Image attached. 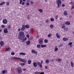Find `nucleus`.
<instances>
[{"label": "nucleus", "mask_w": 74, "mask_h": 74, "mask_svg": "<svg viewBox=\"0 0 74 74\" xmlns=\"http://www.w3.org/2000/svg\"><path fill=\"white\" fill-rule=\"evenodd\" d=\"M18 39L20 40H22L23 42L27 40V38L25 37V33L23 32H21L19 33L18 35Z\"/></svg>", "instance_id": "nucleus-1"}, {"label": "nucleus", "mask_w": 74, "mask_h": 74, "mask_svg": "<svg viewBox=\"0 0 74 74\" xmlns=\"http://www.w3.org/2000/svg\"><path fill=\"white\" fill-rule=\"evenodd\" d=\"M11 59H17V60H20L21 62H24V63H26L27 62V60H26L25 59H22V58H17V57H12L11 58Z\"/></svg>", "instance_id": "nucleus-2"}, {"label": "nucleus", "mask_w": 74, "mask_h": 74, "mask_svg": "<svg viewBox=\"0 0 74 74\" xmlns=\"http://www.w3.org/2000/svg\"><path fill=\"white\" fill-rule=\"evenodd\" d=\"M56 3L57 4L58 6L57 8H60V5H61L62 4V1L60 0H57L56 1Z\"/></svg>", "instance_id": "nucleus-3"}, {"label": "nucleus", "mask_w": 74, "mask_h": 74, "mask_svg": "<svg viewBox=\"0 0 74 74\" xmlns=\"http://www.w3.org/2000/svg\"><path fill=\"white\" fill-rule=\"evenodd\" d=\"M16 71L19 74H21L22 73V68L21 67H18L16 69Z\"/></svg>", "instance_id": "nucleus-4"}, {"label": "nucleus", "mask_w": 74, "mask_h": 74, "mask_svg": "<svg viewBox=\"0 0 74 74\" xmlns=\"http://www.w3.org/2000/svg\"><path fill=\"white\" fill-rule=\"evenodd\" d=\"M44 41V39L42 38H40L39 40V41L38 42V43L40 44H43V41Z\"/></svg>", "instance_id": "nucleus-5"}, {"label": "nucleus", "mask_w": 74, "mask_h": 74, "mask_svg": "<svg viewBox=\"0 0 74 74\" xmlns=\"http://www.w3.org/2000/svg\"><path fill=\"white\" fill-rule=\"evenodd\" d=\"M2 22L4 24H7L8 21L7 19H5L3 20Z\"/></svg>", "instance_id": "nucleus-6"}, {"label": "nucleus", "mask_w": 74, "mask_h": 74, "mask_svg": "<svg viewBox=\"0 0 74 74\" xmlns=\"http://www.w3.org/2000/svg\"><path fill=\"white\" fill-rule=\"evenodd\" d=\"M21 31H24L25 30V25H23L21 29Z\"/></svg>", "instance_id": "nucleus-7"}, {"label": "nucleus", "mask_w": 74, "mask_h": 74, "mask_svg": "<svg viewBox=\"0 0 74 74\" xmlns=\"http://www.w3.org/2000/svg\"><path fill=\"white\" fill-rule=\"evenodd\" d=\"M3 32L4 33H8V29H7V28H5L4 29Z\"/></svg>", "instance_id": "nucleus-8"}, {"label": "nucleus", "mask_w": 74, "mask_h": 74, "mask_svg": "<svg viewBox=\"0 0 74 74\" xmlns=\"http://www.w3.org/2000/svg\"><path fill=\"white\" fill-rule=\"evenodd\" d=\"M33 65L34 67H37V63L36 62L33 63Z\"/></svg>", "instance_id": "nucleus-9"}, {"label": "nucleus", "mask_w": 74, "mask_h": 74, "mask_svg": "<svg viewBox=\"0 0 74 74\" xmlns=\"http://www.w3.org/2000/svg\"><path fill=\"white\" fill-rule=\"evenodd\" d=\"M65 25H70V22L69 21H66L65 22Z\"/></svg>", "instance_id": "nucleus-10"}, {"label": "nucleus", "mask_w": 74, "mask_h": 74, "mask_svg": "<svg viewBox=\"0 0 74 74\" xmlns=\"http://www.w3.org/2000/svg\"><path fill=\"white\" fill-rule=\"evenodd\" d=\"M64 15H65V16H67L68 14H67V11H65L63 13Z\"/></svg>", "instance_id": "nucleus-11"}, {"label": "nucleus", "mask_w": 74, "mask_h": 74, "mask_svg": "<svg viewBox=\"0 0 74 74\" xmlns=\"http://www.w3.org/2000/svg\"><path fill=\"white\" fill-rule=\"evenodd\" d=\"M5 73H7V70H3L2 71V73H1V74H5Z\"/></svg>", "instance_id": "nucleus-12"}, {"label": "nucleus", "mask_w": 74, "mask_h": 74, "mask_svg": "<svg viewBox=\"0 0 74 74\" xmlns=\"http://www.w3.org/2000/svg\"><path fill=\"white\" fill-rule=\"evenodd\" d=\"M62 40L64 41H67V40H69V38H63Z\"/></svg>", "instance_id": "nucleus-13"}, {"label": "nucleus", "mask_w": 74, "mask_h": 74, "mask_svg": "<svg viewBox=\"0 0 74 74\" xmlns=\"http://www.w3.org/2000/svg\"><path fill=\"white\" fill-rule=\"evenodd\" d=\"M32 53H35V54H36V55L37 54V52H36L34 50H32Z\"/></svg>", "instance_id": "nucleus-14"}, {"label": "nucleus", "mask_w": 74, "mask_h": 74, "mask_svg": "<svg viewBox=\"0 0 74 74\" xmlns=\"http://www.w3.org/2000/svg\"><path fill=\"white\" fill-rule=\"evenodd\" d=\"M37 64L39 66L40 68H42V65L40 63V62H37Z\"/></svg>", "instance_id": "nucleus-15"}, {"label": "nucleus", "mask_w": 74, "mask_h": 74, "mask_svg": "<svg viewBox=\"0 0 74 74\" xmlns=\"http://www.w3.org/2000/svg\"><path fill=\"white\" fill-rule=\"evenodd\" d=\"M11 49L10 48L8 47L5 50V52L7 51H11Z\"/></svg>", "instance_id": "nucleus-16"}, {"label": "nucleus", "mask_w": 74, "mask_h": 74, "mask_svg": "<svg viewBox=\"0 0 74 74\" xmlns=\"http://www.w3.org/2000/svg\"><path fill=\"white\" fill-rule=\"evenodd\" d=\"M26 43L27 45H29L30 44V40H28Z\"/></svg>", "instance_id": "nucleus-17"}, {"label": "nucleus", "mask_w": 74, "mask_h": 74, "mask_svg": "<svg viewBox=\"0 0 74 74\" xmlns=\"http://www.w3.org/2000/svg\"><path fill=\"white\" fill-rule=\"evenodd\" d=\"M30 33L32 34L34 33V29L33 28H31L30 29Z\"/></svg>", "instance_id": "nucleus-18"}, {"label": "nucleus", "mask_w": 74, "mask_h": 74, "mask_svg": "<svg viewBox=\"0 0 74 74\" xmlns=\"http://www.w3.org/2000/svg\"><path fill=\"white\" fill-rule=\"evenodd\" d=\"M54 50L55 52H56L57 51H58V47H57V46H56L55 47Z\"/></svg>", "instance_id": "nucleus-19"}, {"label": "nucleus", "mask_w": 74, "mask_h": 74, "mask_svg": "<svg viewBox=\"0 0 74 74\" xmlns=\"http://www.w3.org/2000/svg\"><path fill=\"white\" fill-rule=\"evenodd\" d=\"M0 45L1 46H3V45H4V42L3 41H1L0 42Z\"/></svg>", "instance_id": "nucleus-20"}, {"label": "nucleus", "mask_w": 74, "mask_h": 74, "mask_svg": "<svg viewBox=\"0 0 74 74\" xmlns=\"http://www.w3.org/2000/svg\"><path fill=\"white\" fill-rule=\"evenodd\" d=\"M38 10L39 11V12H40V13H42L43 12V11L42 10V9H38Z\"/></svg>", "instance_id": "nucleus-21"}, {"label": "nucleus", "mask_w": 74, "mask_h": 74, "mask_svg": "<svg viewBox=\"0 0 74 74\" xmlns=\"http://www.w3.org/2000/svg\"><path fill=\"white\" fill-rule=\"evenodd\" d=\"M25 27L26 28V29H29L30 27V26L28 25H25Z\"/></svg>", "instance_id": "nucleus-22"}, {"label": "nucleus", "mask_w": 74, "mask_h": 74, "mask_svg": "<svg viewBox=\"0 0 74 74\" xmlns=\"http://www.w3.org/2000/svg\"><path fill=\"white\" fill-rule=\"evenodd\" d=\"M45 62L46 63H49V59H47L45 60Z\"/></svg>", "instance_id": "nucleus-23"}, {"label": "nucleus", "mask_w": 74, "mask_h": 74, "mask_svg": "<svg viewBox=\"0 0 74 74\" xmlns=\"http://www.w3.org/2000/svg\"><path fill=\"white\" fill-rule=\"evenodd\" d=\"M28 64H31L32 63V61L30 60H28Z\"/></svg>", "instance_id": "nucleus-24"}, {"label": "nucleus", "mask_w": 74, "mask_h": 74, "mask_svg": "<svg viewBox=\"0 0 74 74\" xmlns=\"http://www.w3.org/2000/svg\"><path fill=\"white\" fill-rule=\"evenodd\" d=\"M72 44H73V43L72 42H70L69 43V45H70V47L71 48L73 47V45H72Z\"/></svg>", "instance_id": "nucleus-25"}, {"label": "nucleus", "mask_w": 74, "mask_h": 74, "mask_svg": "<svg viewBox=\"0 0 74 74\" xmlns=\"http://www.w3.org/2000/svg\"><path fill=\"white\" fill-rule=\"evenodd\" d=\"M62 27L61 28L62 29H64V28H65V25H64V24H62Z\"/></svg>", "instance_id": "nucleus-26"}, {"label": "nucleus", "mask_w": 74, "mask_h": 74, "mask_svg": "<svg viewBox=\"0 0 74 74\" xmlns=\"http://www.w3.org/2000/svg\"><path fill=\"white\" fill-rule=\"evenodd\" d=\"M56 36L58 38H60V37L59 35V34H58V33H56Z\"/></svg>", "instance_id": "nucleus-27"}, {"label": "nucleus", "mask_w": 74, "mask_h": 74, "mask_svg": "<svg viewBox=\"0 0 74 74\" xmlns=\"http://www.w3.org/2000/svg\"><path fill=\"white\" fill-rule=\"evenodd\" d=\"M56 60H57V61H58V62H62V60L59 58L57 59Z\"/></svg>", "instance_id": "nucleus-28"}, {"label": "nucleus", "mask_w": 74, "mask_h": 74, "mask_svg": "<svg viewBox=\"0 0 74 74\" xmlns=\"http://www.w3.org/2000/svg\"><path fill=\"white\" fill-rule=\"evenodd\" d=\"M71 67H74V63H73L72 62H71Z\"/></svg>", "instance_id": "nucleus-29"}, {"label": "nucleus", "mask_w": 74, "mask_h": 74, "mask_svg": "<svg viewBox=\"0 0 74 74\" xmlns=\"http://www.w3.org/2000/svg\"><path fill=\"white\" fill-rule=\"evenodd\" d=\"M41 48H44L47 47V46H46V45H41Z\"/></svg>", "instance_id": "nucleus-30"}, {"label": "nucleus", "mask_w": 74, "mask_h": 74, "mask_svg": "<svg viewBox=\"0 0 74 74\" xmlns=\"http://www.w3.org/2000/svg\"><path fill=\"white\" fill-rule=\"evenodd\" d=\"M5 3V2H1V3H0V5H4V4Z\"/></svg>", "instance_id": "nucleus-31"}, {"label": "nucleus", "mask_w": 74, "mask_h": 74, "mask_svg": "<svg viewBox=\"0 0 74 74\" xmlns=\"http://www.w3.org/2000/svg\"><path fill=\"white\" fill-rule=\"evenodd\" d=\"M37 47L38 48H41V45L39 44H38L37 45Z\"/></svg>", "instance_id": "nucleus-32"}, {"label": "nucleus", "mask_w": 74, "mask_h": 74, "mask_svg": "<svg viewBox=\"0 0 74 74\" xmlns=\"http://www.w3.org/2000/svg\"><path fill=\"white\" fill-rule=\"evenodd\" d=\"M20 55H26V54L24 53H20Z\"/></svg>", "instance_id": "nucleus-33"}, {"label": "nucleus", "mask_w": 74, "mask_h": 74, "mask_svg": "<svg viewBox=\"0 0 74 74\" xmlns=\"http://www.w3.org/2000/svg\"><path fill=\"white\" fill-rule=\"evenodd\" d=\"M50 28H51L52 29H53V25L52 24L50 26Z\"/></svg>", "instance_id": "nucleus-34"}, {"label": "nucleus", "mask_w": 74, "mask_h": 74, "mask_svg": "<svg viewBox=\"0 0 74 74\" xmlns=\"http://www.w3.org/2000/svg\"><path fill=\"white\" fill-rule=\"evenodd\" d=\"M19 64H20V65H21V66H23L25 65V63H19Z\"/></svg>", "instance_id": "nucleus-35"}, {"label": "nucleus", "mask_w": 74, "mask_h": 74, "mask_svg": "<svg viewBox=\"0 0 74 74\" xmlns=\"http://www.w3.org/2000/svg\"><path fill=\"white\" fill-rule=\"evenodd\" d=\"M48 40L47 39H45L44 40V42L45 43H47L48 42Z\"/></svg>", "instance_id": "nucleus-36"}, {"label": "nucleus", "mask_w": 74, "mask_h": 74, "mask_svg": "<svg viewBox=\"0 0 74 74\" xmlns=\"http://www.w3.org/2000/svg\"><path fill=\"white\" fill-rule=\"evenodd\" d=\"M54 21V19L53 18H51L50 19V21L51 22H53Z\"/></svg>", "instance_id": "nucleus-37"}, {"label": "nucleus", "mask_w": 74, "mask_h": 74, "mask_svg": "<svg viewBox=\"0 0 74 74\" xmlns=\"http://www.w3.org/2000/svg\"><path fill=\"white\" fill-rule=\"evenodd\" d=\"M6 5L8 6L10 4V2H7L6 3Z\"/></svg>", "instance_id": "nucleus-38"}, {"label": "nucleus", "mask_w": 74, "mask_h": 74, "mask_svg": "<svg viewBox=\"0 0 74 74\" xmlns=\"http://www.w3.org/2000/svg\"><path fill=\"white\" fill-rule=\"evenodd\" d=\"M35 74H40V72H35Z\"/></svg>", "instance_id": "nucleus-39"}, {"label": "nucleus", "mask_w": 74, "mask_h": 74, "mask_svg": "<svg viewBox=\"0 0 74 74\" xmlns=\"http://www.w3.org/2000/svg\"><path fill=\"white\" fill-rule=\"evenodd\" d=\"M1 27L2 28H4V27H5V25H2Z\"/></svg>", "instance_id": "nucleus-40"}, {"label": "nucleus", "mask_w": 74, "mask_h": 74, "mask_svg": "<svg viewBox=\"0 0 74 74\" xmlns=\"http://www.w3.org/2000/svg\"><path fill=\"white\" fill-rule=\"evenodd\" d=\"M11 55H15V53H14V52H11Z\"/></svg>", "instance_id": "nucleus-41"}, {"label": "nucleus", "mask_w": 74, "mask_h": 74, "mask_svg": "<svg viewBox=\"0 0 74 74\" xmlns=\"http://www.w3.org/2000/svg\"><path fill=\"white\" fill-rule=\"evenodd\" d=\"M64 30H65V31H68V28H64Z\"/></svg>", "instance_id": "nucleus-42"}, {"label": "nucleus", "mask_w": 74, "mask_h": 74, "mask_svg": "<svg viewBox=\"0 0 74 74\" xmlns=\"http://www.w3.org/2000/svg\"><path fill=\"white\" fill-rule=\"evenodd\" d=\"M30 18V16H29V15H28L27 16V19H29Z\"/></svg>", "instance_id": "nucleus-43"}, {"label": "nucleus", "mask_w": 74, "mask_h": 74, "mask_svg": "<svg viewBox=\"0 0 74 74\" xmlns=\"http://www.w3.org/2000/svg\"><path fill=\"white\" fill-rule=\"evenodd\" d=\"M30 4H34V2L32 1H31L30 3Z\"/></svg>", "instance_id": "nucleus-44"}, {"label": "nucleus", "mask_w": 74, "mask_h": 74, "mask_svg": "<svg viewBox=\"0 0 74 74\" xmlns=\"http://www.w3.org/2000/svg\"><path fill=\"white\" fill-rule=\"evenodd\" d=\"M8 29H10L11 28V26L10 25H9L8 26Z\"/></svg>", "instance_id": "nucleus-45"}, {"label": "nucleus", "mask_w": 74, "mask_h": 74, "mask_svg": "<svg viewBox=\"0 0 74 74\" xmlns=\"http://www.w3.org/2000/svg\"><path fill=\"white\" fill-rule=\"evenodd\" d=\"M58 15L56 16V17H55V18L56 19H58Z\"/></svg>", "instance_id": "nucleus-46"}, {"label": "nucleus", "mask_w": 74, "mask_h": 74, "mask_svg": "<svg viewBox=\"0 0 74 74\" xmlns=\"http://www.w3.org/2000/svg\"><path fill=\"white\" fill-rule=\"evenodd\" d=\"M62 46H63V45L61 44H60L59 45V47H62Z\"/></svg>", "instance_id": "nucleus-47"}, {"label": "nucleus", "mask_w": 74, "mask_h": 74, "mask_svg": "<svg viewBox=\"0 0 74 74\" xmlns=\"http://www.w3.org/2000/svg\"><path fill=\"white\" fill-rule=\"evenodd\" d=\"M51 34H49V35H48V37H51Z\"/></svg>", "instance_id": "nucleus-48"}, {"label": "nucleus", "mask_w": 74, "mask_h": 74, "mask_svg": "<svg viewBox=\"0 0 74 74\" xmlns=\"http://www.w3.org/2000/svg\"><path fill=\"white\" fill-rule=\"evenodd\" d=\"M33 39V37H31L30 38V39H29V40H32Z\"/></svg>", "instance_id": "nucleus-49"}, {"label": "nucleus", "mask_w": 74, "mask_h": 74, "mask_svg": "<svg viewBox=\"0 0 74 74\" xmlns=\"http://www.w3.org/2000/svg\"><path fill=\"white\" fill-rule=\"evenodd\" d=\"M73 8H74V5H73L71 8V9H72V10H73Z\"/></svg>", "instance_id": "nucleus-50"}, {"label": "nucleus", "mask_w": 74, "mask_h": 74, "mask_svg": "<svg viewBox=\"0 0 74 74\" xmlns=\"http://www.w3.org/2000/svg\"><path fill=\"white\" fill-rule=\"evenodd\" d=\"M29 4H30L29 3V2H28V3H26L27 5H29Z\"/></svg>", "instance_id": "nucleus-51"}, {"label": "nucleus", "mask_w": 74, "mask_h": 74, "mask_svg": "<svg viewBox=\"0 0 74 74\" xmlns=\"http://www.w3.org/2000/svg\"><path fill=\"white\" fill-rule=\"evenodd\" d=\"M22 2V0H20V4H21Z\"/></svg>", "instance_id": "nucleus-52"}, {"label": "nucleus", "mask_w": 74, "mask_h": 74, "mask_svg": "<svg viewBox=\"0 0 74 74\" xmlns=\"http://www.w3.org/2000/svg\"><path fill=\"white\" fill-rule=\"evenodd\" d=\"M40 74H44V72H42L41 73L40 72Z\"/></svg>", "instance_id": "nucleus-53"}, {"label": "nucleus", "mask_w": 74, "mask_h": 74, "mask_svg": "<svg viewBox=\"0 0 74 74\" xmlns=\"http://www.w3.org/2000/svg\"><path fill=\"white\" fill-rule=\"evenodd\" d=\"M27 38H29V34H27Z\"/></svg>", "instance_id": "nucleus-54"}, {"label": "nucleus", "mask_w": 74, "mask_h": 74, "mask_svg": "<svg viewBox=\"0 0 74 74\" xmlns=\"http://www.w3.org/2000/svg\"><path fill=\"white\" fill-rule=\"evenodd\" d=\"M45 67L46 69H48V67H47V66H45Z\"/></svg>", "instance_id": "nucleus-55"}, {"label": "nucleus", "mask_w": 74, "mask_h": 74, "mask_svg": "<svg viewBox=\"0 0 74 74\" xmlns=\"http://www.w3.org/2000/svg\"><path fill=\"white\" fill-rule=\"evenodd\" d=\"M25 4V2H23L22 3V5H24Z\"/></svg>", "instance_id": "nucleus-56"}, {"label": "nucleus", "mask_w": 74, "mask_h": 74, "mask_svg": "<svg viewBox=\"0 0 74 74\" xmlns=\"http://www.w3.org/2000/svg\"><path fill=\"white\" fill-rule=\"evenodd\" d=\"M62 7H65V5H64V4H62Z\"/></svg>", "instance_id": "nucleus-57"}, {"label": "nucleus", "mask_w": 74, "mask_h": 74, "mask_svg": "<svg viewBox=\"0 0 74 74\" xmlns=\"http://www.w3.org/2000/svg\"><path fill=\"white\" fill-rule=\"evenodd\" d=\"M46 22L47 23L48 22H49V20H46Z\"/></svg>", "instance_id": "nucleus-58"}, {"label": "nucleus", "mask_w": 74, "mask_h": 74, "mask_svg": "<svg viewBox=\"0 0 74 74\" xmlns=\"http://www.w3.org/2000/svg\"><path fill=\"white\" fill-rule=\"evenodd\" d=\"M55 60V59H53L51 60V62H53V61H54Z\"/></svg>", "instance_id": "nucleus-59"}, {"label": "nucleus", "mask_w": 74, "mask_h": 74, "mask_svg": "<svg viewBox=\"0 0 74 74\" xmlns=\"http://www.w3.org/2000/svg\"><path fill=\"white\" fill-rule=\"evenodd\" d=\"M26 69H23V71H26Z\"/></svg>", "instance_id": "nucleus-60"}, {"label": "nucleus", "mask_w": 74, "mask_h": 74, "mask_svg": "<svg viewBox=\"0 0 74 74\" xmlns=\"http://www.w3.org/2000/svg\"><path fill=\"white\" fill-rule=\"evenodd\" d=\"M70 4H73V2L71 1V2H70Z\"/></svg>", "instance_id": "nucleus-61"}, {"label": "nucleus", "mask_w": 74, "mask_h": 74, "mask_svg": "<svg viewBox=\"0 0 74 74\" xmlns=\"http://www.w3.org/2000/svg\"><path fill=\"white\" fill-rule=\"evenodd\" d=\"M41 64H42V63H43V61H42V60L41 61Z\"/></svg>", "instance_id": "nucleus-62"}, {"label": "nucleus", "mask_w": 74, "mask_h": 74, "mask_svg": "<svg viewBox=\"0 0 74 74\" xmlns=\"http://www.w3.org/2000/svg\"><path fill=\"white\" fill-rule=\"evenodd\" d=\"M18 31H20L21 30V29L20 28H18Z\"/></svg>", "instance_id": "nucleus-63"}, {"label": "nucleus", "mask_w": 74, "mask_h": 74, "mask_svg": "<svg viewBox=\"0 0 74 74\" xmlns=\"http://www.w3.org/2000/svg\"><path fill=\"white\" fill-rule=\"evenodd\" d=\"M2 31V30L0 29V32H1V31Z\"/></svg>", "instance_id": "nucleus-64"}]
</instances>
